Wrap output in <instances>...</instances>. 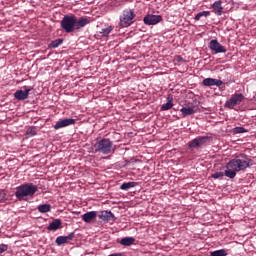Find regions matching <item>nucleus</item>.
<instances>
[{
  "mask_svg": "<svg viewBox=\"0 0 256 256\" xmlns=\"http://www.w3.org/2000/svg\"><path fill=\"white\" fill-rule=\"evenodd\" d=\"M135 11L133 9H126L123 10L122 14L120 15V27L127 28L131 27L135 23Z\"/></svg>",
  "mask_w": 256,
  "mask_h": 256,
  "instance_id": "39448f33",
  "label": "nucleus"
},
{
  "mask_svg": "<svg viewBox=\"0 0 256 256\" xmlns=\"http://www.w3.org/2000/svg\"><path fill=\"white\" fill-rule=\"evenodd\" d=\"M94 149L95 153H102V155H109V153H113V151H115L113 148V142L109 140V138L97 140L94 144Z\"/></svg>",
  "mask_w": 256,
  "mask_h": 256,
  "instance_id": "20e7f679",
  "label": "nucleus"
},
{
  "mask_svg": "<svg viewBox=\"0 0 256 256\" xmlns=\"http://www.w3.org/2000/svg\"><path fill=\"white\" fill-rule=\"evenodd\" d=\"M76 120L73 118H65L62 119L54 125V129L57 131L59 129H63V127H69L70 125H75Z\"/></svg>",
  "mask_w": 256,
  "mask_h": 256,
  "instance_id": "9d476101",
  "label": "nucleus"
},
{
  "mask_svg": "<svg viewBox=\"0 0 256 256\" xmlns=\"http://www.w3.org/2000/svg\"><path fill=\"white\" fill-rule=\"evenodd\" d=\"M111 31H113V27L109 26L107 28H104L100 31L102 37H107L109 35V33H111Z\"/></svg>",
  "mask_w": 256,
  "mask_h": 256,
  "instance_id": "bb28decb",
  "label": "nucleus"
},
{
  "mask_svg": "<svg viewBox=\"0 0 256 256\" xmlns=\"http://www.w3.org/2000/svg\"><path fill=\"white\" fill-rule=\"evenodd\" d=\"M251 165H253V160L249 159L246 154H240L236 158L232 159L229 163H227V170H225L224 173L216 172L212 174V179H222L224 175L229 177V179H235L239 171H245V169H247V167H251Z\"/></svg>",
  "mask_w": 256,
  "mask_h": 256,
  "instance_id": "f257e3e1",
  "label": "nucleus"
},
{
  "mask_svg": "<svg viewBox=\"0 0 256 256\" xmlns=\"http://www.w3.org/2000/svg\"><path fill=\"white\" fill-rule=\"evenodd\" d=\"M210 256H227V251L225 249L216 250L211 252Z\"/></svg>",
  "mask_w": 256,
  "mask_h": 256,
  "instance_id": "a878e982",
  "label": "nucleus"
},
{
  "mask_svg": "<svg viewBox=\"0 0 256 256\" xmlns=\"http://www.w3.org/2000/svg\"><path fill=\"white\" fill-rule=\"evenodd\" d=\"M60 45H63V39L58 38L51 42L50 47H52V49H57Z\"/></svg>",
  "mask_w": 256,
  "mask_h": 256,
  "instance_id": "5701e85b",
  "label": "nucleus"
},
{
  "mask_svg": "<svg viewBox=\"0 0 256 256\" xmlns=\"http://www.w3.org/2000/svg\"><path fill=\"white\" fill-rule=\"evenodd\" d=\"M99 219L109 223V221H115V215L112 214L109 210H104L99 214Z\"/></svg>",
  "mask_w": 256,
  "mask_h": 256,
  "instance_id": "2eb2a0df",
  "label": "nucleus"
},
{
  "mask_svg": "<svg viewBox=\"0 0 256 256\" xmlns=\"http://www.w3.org/2000/svg\"><path fill=\"white\" fill-rule=\"evenodd\" d=\"M177 61H178V63H181V61H184V60H183V57L177 56Z\"/></svg>",
  "mask_w": 256,
  "mask_h": 256,
  "instance_id": "c756f323",
  "label": "nucleus"
},
{
  "mask_svg": "<svg viewBox=\"0 0 256 256\" xmlns=\"http://www.w3.org/2000/svg\"><path fill=\"white\" fill-rule=\"evenodd\" d=\"M26 133H27L28 135H30L31 137H33V135H35V130H33L32 128H30V129H28V130L26 131Z\"/></svg>",
  "mask_w": 256,
  "mask_h": 256,
  "instance_id": "c85d7f7f",
  "label": "nucleus"
},
{
  "mask_svg": "<svg viewBox=\"0 0 256 256\" xmlns=\"http://www.w3.org/2000/svg\"><path fill=\"white\" fill-rule=\"evenodd\" d=\"M202 85H204V87H221V85H223V82L215 78H206L203 80Z\"/></svg>",
  "mask_w": 256,
  "mask_h": 256,
  "instance_id": "f8f14e48",
  "label": "nucleus"
},
{
  "mask_svg": "<svg viewBox=\"0 0 256 256\" xmlns=\"http://www.w3.org/2000/svg\"><path fill=\"white\" fill-rule=\"evenodd\" d=\"M212 11L215 15H217L218 17H221V15H223V6H222V2L221 0L215 1L212 6Z\"/></svg>",
  "mask_w": 256,
  "mask_h": 256,
  "instance_id": "4468645a",
  "label": "nucleus"
},
{
  "mask_svg": "<svg viewBox=\"0 0 256 256\" xmlns=\"http://www.w3.org/2000/svg\"><path fill=\"white\" fill-rule=\"evenodd\" d=\"M232 133L234 135H239L241 133H247V129H245V127H235V128H233Z\"/></svg>",
  "mask_w": 256,
  "mask_h": 256,
  "instance_id": "393cba45",
  "label": "nucleus"
},
{
  "mask_svg": "<svg viewBox=\"0 0 256 256\" xmlns=\"http://www.w3.org/2000/svg\"><path fill=\"white\" fill-rule=\"evenodd\" d=\"M133 187H137V182H125L120 186L122 191H129V189H133Z\"/></svg>",
  "mask_w": 256,
  "mask_h": 256,
  "instance_id": "aec40b11",
  "label": "nucleus"
},
{
  "mask_svg": "<svg viewBox=\"0 0 256 256\" xmlns=\"http://www.w3.org/2000/svg\"><path fill=\"white\" fill-rule=\"evenodd\" d=\"M135 243V238L133 237H125L120 240V245H124V247H130Z\"/></svg>",
  "mask_w": 256,
  "mask_h": 256,
  "instance_id": "6ab92c4d",
  "label": "nucleus"
},
{
  "mask_svg": "<svg viewBox=\"0 0 256 256\" xmlns=\"http://www.w3.org/2000/svg\"><path fill=\"white\" fill-rule=\"evenodd\" d=\"M143 21L145 25H157V23L163 21V17L161 15L148 14L144 17Z\"/></svg>",
  "mask_w": 256,
  "mask_h": 256,
  "instance_id": "6e6552de",
  "label": "nucleus"
},
{
  "mask_svg": "<svg viewBox=\"0 0 256 256\" xmlns=\"http://www.w3.org/2000/svg\"><path fill=\"white\" fill-rule=\"evenodd\" d=\"M97 219V211L86 212L82 215V221L84 223H93Z\"/></svg>",
  "mask_w": 256,
  "mask_h": 256,
  "instance_id": "ddd939ff",
  "label": "nucleus"
},
{
  "mask_svg": "<svg viewBox=\"0 0 256 256\" xmlns=\"http://www.w3.org/2000/svg\"><path fill=\"white\" fill-rule=\"evenodd\" d=\"M31 91V89H26L25 91L23 90H17L14 93V97L15 99H17L18 101H25V99H27L29 97V92Z\"/></svg>",
  "mask_w": 256,
  "mask_h": 256,
  "instance_id": "dca6fc26",
  "label": "nucleus"
},
{
  "mask_svg": "<svg viewBox=\"0 0 256 256\" xmlns=\"http://www.w3.org/2000/svg\"><path fill=\"white\" fill-rule=\"evenodd\" d=\"M209 141H211V137L209 136H198L189 142L188 147L190 149H197V147H203Z\"/></svg>",
  "mask_w": 256,
  "mask_h": 256,
  "instance_id": "0eeeda50",
  "label": "nucleus"
},
{
  "mask_svg": "<svg viewBox=\"0 0 256 256\" xmlns=\"http://www.w3.org/2000/svg\"><path fill=\"white\" fill-rule=\"evenodd\" d=\"M39 191V187L33 183H24L16 188L15 197L18 201H27V197H33Z\"/></svg>",
  "mask_w": 256,
  "mask_h": 256,
  "instance_id": "7ed1b4c3",
  "label": "nucleus"
},
{
  "mask_svg": "<svg viewBox=\"0 0 256 256\" xmlns=\"http://www.w3.org/2000/svg\"><path fill=\"white\" fill-rule=\"evenodd\" d=\"M209 49L210 51H213L214 53H227V49L219 41L217 40H211L209 43Z\"/></svg>",
  "mask_w": 256,
  "mask_h": 256,
  "instance_id": "1a4fd4ad",
  "label": "nucleus"
},
{
  "mask_svg": "<svg viewBox=\"0 0 256 256\" xmlns=\"http://www.w3.org/2000/svg\"><path fill=\"white\" fill-rule=\"evenodd\" d=\"M9 249V246H7V244H0V255H3V253H5V251H7Z\"/></svg>",
  "mask_w": 256,
  "mask_h": 256,
  "instance_id": "cd10ccee",
  "label": "nucleus"
},
{
  "mask_svg": "<svg viewBox=\"0 0 256 256\" xmlns=\"http://www.w3.org/2000/svg\"><path fill=\"white\" fill-rule=\"evenodd\" d=\"M173 108V100H168L167 103L161 106V111H169V109Z\"/></svg>",
  "mask_w": 256,
  "mask_h": 256,
  "instance_id": "b1692460",
  "label": "nucleus"
},
{
  "mask_svg": "<svg viewBox=\"0 0 256 256\" xmlns=\"http://www.w3.org/2000/svg\"><path fill=\"white\" fill-rule=\"evenodd\" d=\"M61 219H55L53 222L49 224L47 227L48 231H57V229H61Z\"/></svg>",
  "mask_w": 256,
  "mask_h": 256,
  "instance_id": "f3484780",
  "label": "nucleus"
},
{
  "mask_svg": "<svg viewBox=\"0 0 256 256\" xmlns=\"http://www.w3.org/2000/svg\"><path fill=\"white\" fill-rule=\"evenodd\" d=\"M210 16H211L210 11H202L195 15L194 20L201 21V17H204L205 19H207V17H210Z\"/></svg>",
  "mask_w": 256,
  "mask_h": 256,
  "instance_id": "412c9836",
  "label": "nucleus"
},
{
  "mask_svg": "<svg viewBox=\"0 0 256 256\" xmlns=\"http://www.w3.org/2000/svg\"><path fill=\"white\" fill-rule=\"evenodd\" d=\"M73 239H75V232H71L68 236H58L56 238V245H65V243H69V241H73Z\"/></svg>",
  "mask_w": 256,
  "mask_h": 256,
  "instance_id": "9b49d317",
  "label": "nucleus"
},
{
  "mask_svg": "<svg viewBox=\"0 0 256 256\" xmlns=\"http://www.w3.org/2000/svg\"><path fill=\"white\" fill-rule=\"evenodd\" d=\"M243 99H245V96L241 93H236L233 94L230 99H228L225 104L224 107L226 109H235V107H237V105H241V103L243 102Z\"/></svg>",
  "mask_w": 256,
  "mask_h": 256,
  "instance_id": "423d86ee",
  "label": "nucleus"
},
{
  "mask_svg": "<svg viewBox=\"0 0 256 256\" xmlns=\"http://www.w3.org/2000/svg\"><path fill=\"white\" fill-rule=\"evenodd\" d=\"M182 117H189V115H195V109L189 107H183L180 109Z\"/></svg>",
  "mask_w": 256,
  "mask_h": 256,
  "instance_id": "a211bd4d",
  "label": "nucleus"
},
{
  "mask_svg": "<svg viewBox=\"0 0 256 256\" xmlns=\"http://www.w3.org/2000/svg\"><path fill=\"white\" fill-rule=\"evenodd\" d=\"M86 25H89V19L75 17V15H65L61 20V28L65 33H73L75 30L83 29Z\"/></svg>",
  "mask_w": 256,
  "mask_h": 256,
  "instance_id": "f03ea898",
  "label": "nucleus"
},
{
  "mask_svg": "<svg viewBox=\"0 0 256 256\" xmlns=\"http://www.w3.org/2000/svg\"><path fill=\"white\" fill-rule=\"evenodd\" d=\"M39 213H49L51 211V204H42L38 206Z\"/></svg>",
  "mask_w": 256,
  "mask_h": 256,
  "instance_id": "4be33fe9",
  "label": "nucleus"
}]
</instances>
